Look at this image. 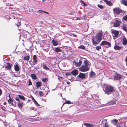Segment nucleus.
Wrapping results in <instances>:
<instances>
[{"label": "nucleus", "instance_id": "1", "mask_svg": "<svg viewBox=\"0 0 127 127\" xmlns=\"http://www.w3.org/2000/svg\"><path fill=\"white\" fill-rule=\"evenodd\" d=\"M103 91L105 94L109 95L113 93L114 89L112 86L107 85L105 87V89H103Z\"/></svg>", "mask_w": 127, "mask_h": 127}, {"label": "nucleus", "instance_id": "2", "mask_svg": "<svg viewBox=\"0 0 127 127\" xmlns=\"http://www.w3.org/2000/svg\"><path fill=\"white\" fill-rule=\"evenodd\" d=\"M104 45H107L105 47L107 48L108 47H111V43L107 41H102L100 44V45L101 46H103Z\"/></svg>", "mask_w": 127, "mask_h": 127}, {"label": "nucleus", "instance_id": "3", "mask_svg": "<svg viewBox=\"0 0 127 127\" xmlns=\"http://www.w3.org/2000/svg\"><path fill=\"white\" fill-rule=\"evenodd\" d=\"M79 70L82 72H86L89 70V68L86 67L84 65H82V66L79 68Z\"/></svg>", "mask_w": 127, "mask_h": 127}, {"label": "nucleus", "instance_id": "4", "mask_svg": "<svg viewBox=\"0 0 127 127\" xmlns=\"http://www.w3.org/2000/svg\"><path fill=\"white\" fill-rule=\"evenodd\" d=\"M100 41L96 36L92 39L93 43L95 45H96L97 44H99Z\"/></svg>", "mask_w": 127, "mask_h": 127}, {"label": "nucleus", "instance_id": "5", "mask_svg": "<svg viewBox=\"0 0 127 127\" xmlns=\"http://www.w3.org/2000/svg\"><path fill=\"white\" fill-rule=\"evenodd\" d=\"M114 13L117 14H119L122 12V10L118 7L114 8L113 9Z\"/></svg>", "mask_w": 127, "mask_h": 127}, {"label": "nucleus", "instance_id": "6", "mask_svg": "<svg viewBox=\"0 0 127 127\" xmlns=\"http://www.w3.org/2000/svg\"><path fill=\"white\" fill-rule=\"evenodd\" d=\"M84 65L89 68L91 65V64L90 62L86 59L84 60Z\"/></svg>", "mask_w": 127, "mask_h": 127}, {"label": "nucleus", "instance_id": "7", "mask_svg": "<svg viewBox=\"0 0 127 127\" xmlns=\"http://www.w3.org/2000/svg\"><path fill=\"white\" fill-rule=\"evenodd\" d=\"M102 32L101 31L100 32L97 33L96 35V37L97 38H98V39H99L100 41L102 40Z\"/></svg>", "mask_w": 127, "mask_h": 127}, {"label": "nucleus", "instance_id": "8", "mask_svg": "<svg viewBox=\"0 0 127 127\" xmlns=\"http://www.w3.org/2000/svg\"><path fill=\"white\" fill-rule=\"evenodd\" d=\"M122 76L121 75L118 74H116L114 77V80H119L121 78Z\"/></svg>", "mask_w": 127, "mask_h": 127}, {"label": "nucleus", "instance_id": "9", "mask_svg": "<svg viewBox=\"0 0 127 127\" xmlns=\"http://www.w3.org/2000/svg\"><path fill=\"white\" fill-rule=\"evenodd\" d=\"M121 22L116 20L114 24V26L115 27H118L120 25Z\"/></svg>", "mask_w": 127, "mask_h": 127}, {"label": "nucleus", "instance_id": "10", "mask_svg": "<svg viewBox=\"0 0 127 127\" xmlns=\"http://www.w3.org/2000/svg\"><path fill=\"white\" fill-rule=\"evenodd\" d=\"M14 68L15 71L17 72L19 71L20 69L17 63L15 64Z\"/></svg>", "mask_w": 127, "mask_h": 127}, {"label": "nucleus", "instance_id": "11", "mask_svg": "<svg viewBox=\"0 0 127 127\" xmlns=\"http://www.w3.org/2000/svg\"><path fill=\"white\" fill-rule=\"evenodd\" d=\"M112 32L114 34L115 37H117L119 34V32L118 31L115 30L113 31Z\"/></svg>", "mask_w": 127, "mask_h": 127}, {"label": "nucleus", "instance_id": "12", "mask_svg": "<svg viewBox=\"0 0 127 127\" xmlns=\"http://www.w3.org/2000/svg\"><path fill=\"white\" fill-rule=\"evenodd\" d=\"M123 43L124 45H126L127 44V40L125 37L124 36H123L122 38Z\"/></svg>", "mask_w": 127, "mask_h": 127}, {"label": "nucleus", "instance_id": "13", "mask_svg": "<svg viewBox=\"0 0 127 127\" xmlns=\"http://www.w3.org/2000/svg\"><path fill=\"white\" fill-rule=\"evenodd\" d=\"M85 76L86 75L84 74L81 73H80L78 76V77L79 78L83 79H84Z\"/></svg>", "mask_w": 127, "mask_h": 127}, {"label": "nucleus", "instance_id": "14", "mask_svg": "<svg viewBox=\"0 0 127 127\" xmlns=\"http://www.w3.org/2000/svg\"><path fill=\"white\" fill-rule=\"evenodd\" d=\"M7 65L4 67L5 69H10L11 68L12 64L10 63H7Z\"/></svg>", "mask_w": 127, "mask_h": 127}, {"label": "nucleus", "instance_id": "15", "mask_svg": "<svg viewBox=\"0 0 127 127\" xmlns=\"http://www.w3.org/2000/svg\"><path fill=\"white\" fill-rule=\"evenodd\" d=\"M33 61L32 62L34 63V64H35L37 62V56L36 55H34L33 56Z\"/></svg>", "mask_w": 127, "mask_h": 127}, {"label": "nucleus", "instance_id": "16", "mask_svg": "<svg viewBox=\"0 0 127 127\" xmlns=\"http://www.w3.org/2000/svg\"><path fill=\"white\" fill-rule=\"evenodd\" d=\"M84 125L86 127H95L93 125L90 124L84 123Z\"/></svg>", "mask_w": 127, "mask_h": 127}, {"label": "nucleus", "instance_id": "17", "mask_svg": "<svg viewBox=\"0 0 127 127\" xmlns=\"http://www.w3.org/2000/svg\"><path fill=\"white\" fill-rule=\"evenodd\" d=\"M78 71L76 69L73 70L71 72V74L74 75H76L78 73Z\"/></svg>", "mask_w": 127, "mask_h": 127}, {"label": "nucleus", "instance_id": "18", "mask_svg": "<svg viewBox=\"0 0 127 127\" xmlns=\"http://www.w3.org/2000/svg\"><path fill=\"white\" fill-rule=\"evenodd\" d=\"M82 62L80 60H79L78 62H75V64L76 66H79L81 64Z\"/></svg>", "mask_w": 127, "mask_h": 127}, {"label": "nucleus", "instance_id": "19", "mask_svg": "<svg viewBox=\"0 0 127 127\" xmlns=\"http://www.w3.org/2000/svg\"><path fill=\"white\" fill-rule=\"evenodd\" d=\"M120 2L122 4L127 6V0H121Z\"/></svg>", "mask_w": 127, "mask_h": 127}, {"label": "nucleus", "instance_id": "20", "mask_svg": "<svg viewBox=\"0 0 127 127\" xmlns=\"http://www.w3.org/2000/svg\"><path fill=\"white\" fill-rule=\"evenodd\" d=\"M118 121L116 119H114L111 121L112 123L114 125H116L118 122Z\"/></svg>", "mask_w": 127, "mask_h": 127}, {"label": "nucleus", "instance_id": "21", "mask_svg": "<svg viewBox=\"0 0 127 127\" xmlns=\"http://www.w3.org/2000/svg\"><path fill=\"white\" fill-rule=\"evenodd\" d=\"M52 41L53 43V45L54 46H56L58 45V41L53 39L52 40Z\"/></svg>", "mask_w": 127, "mask_h": 127}, {"label": "nucleus", "instance_id": "22", "mask_svg": "<svg viewBox=\"0 0 127 127\" xmlns=\"http://www.w3.org/2000/svg\"><path fill=\"white\" fill-rule=\"evenodd\" d=\"M7 101L9 104L13 105V100L11 98H10L9 99L7 100Z\"/></svg>", "mask_w": 127, "mask_h": 127}, {"label": "nucleus", "instance_id": "23", "mask_svg": "<svg viewBox=\"0 0 127 127\" xmlns=\"http://www.w3.org/2000/svg\"><path fill=\"white\" fill-rule=\"evenodd\" d=\"M122 27L123 30L126 32H127V28L126 25L124 24L123 25Z\"/></svg>", "mask_w": 127, "mask_h": 127}, {"label": "nucleus", "instance_id": "24", "mask_svg": "<svg viewBox=\"0 0 127 127\" xmlns=\"http://www.w3.org/2000/svg\"><path fill=\"white\" fill-rule=\"evenodd\" d=\"M41 84L40 82H37L36 83V87L37 88L40 87L41 86Z\"/></svg>", "mask_w": 127, "mask_h": 127}, {"label": "nucleus", "instance_id": "25", "mask_svg": "<svg viewBox=\"0 0 127 127\" xmlns=\"http://www.w3.org/2000/svg\"><path fill=\"white\" fill-rule=\"evenodd\" d=\"M43 68L46 70H50H50L49 68L45 64H43Z\"/></svg>", "mask_w": 127, "mask_h": 127}, {"label": "nucleus", "instance_id": "26", "mask_svg": "<svg viewBox=\"0 0 127 127\" xmlns=\"http://www.w3.org/2000/svg\"><path fill=\"white\" fill-rule=\"evenodd\" d=\"M114 48L115 50H120L121 49V48L118 46L116 45L114 46Z\"/></svg>", "mask_w": 127, "mask_h": 127}, {"label": "nucleus", "instance_id": "27", "mask_svg": "<svg viewBox=\"0 0 127 127\" xmlns=\"http://www.w3.org/2000/svg\"><path fill=\"white\" fill-rule=\"evenodd\" d=\"M31 76L33 79L35 80L36 79V75L35 74H31Z\"/></svg>", "mask_w": 127, "mask_h": 127}, {"label": "nucleus", "instance_id": "28", "mask_svg": "<svg viewBox=\"0 0 127 127\" xmlns=\"http://www.w3.org/2000/svg\"><path fill=\"white\" fill-rule=\"evenodd\" d=\"M55 50L56 52L57 53H58L59 52H61L62 51L58 47L56 48L55 49Z\"/></svg>", "mask_w": 127, "mask_h": 127}, {"label": "nucleus", "instance_id": "29", "mask_svg": "<svg viewBox=\"0 0 127 127\" xmlns=\"http://www.w3.org/2000/svg\"><path fill=\"white\" fill-rule=\"evenodd\" d=\"M23 105V103L22 102L21 103H18V107L20 108H22Z\"/></svg>", "mask_w": 127, "mask_h": 127}, {"label": "nucleus", "instance_id": "30", "mask_svg": "<svg viewBox=\"0 0 127 127\" xmlns=\"http://www.w3.org/2000/svg\"><path fill=\"white\" fill-rule=\"evenodd\" d=\"M19 97L21 99L23 100H25V99L24 98V97L23 95H18Z\"/></svg>", "mask_w": 127, "mask_h": 127}, {"label": "nucleus", "instance_id": "31", "mask_svg": "<svg viewBox=\"0 0 127 127\" xmlns=\"http://www.w3.org/2000/svg\"><path fill=\"white\" fill-rule=\"evenodd\" d=\"M41 80L42 81L44 82H46L47 81H48V79L47 78H43L41 79Z\"/></svg>", "mask_w": 127, "mask_h": 127}, {"label": "nucleus", "instance_id": "32", "mask_svg": "<svg viewBox=\"0 0 127 127\" xmlns=\"http://www.w3.org/2000/svg\"><path fill=\"white\" fill-rule=\"evenodd\" d=\"M106 3L107 5L109 6H111L113 5L112 3H111L110 1H107Z\"/></svg>", "mask_w": 127, "mask_h": 127}, {"label": "nucleus", "instance_id": "33", "mask_svg": "<svg viewBox=\"0 0 127 127\" xmlns=\"http://www.w3.org/2000/svg\"><path fill=\"white\" fill-rule=\"evenodd\" d=\"M30 57L28 56H26L24 57V59L28 61L30 59Z\"/></svg>", "mask_w": 127, "mask_h": 127}, {"label": "nucleus", "instance_id": "34", "mask_svg": "<svg viewBox=\"0 0 127 127\" xmlns=\"http://www.w3.org/2000/svg\"><path fill=\"white\" fill-rule=\"evenodd\" d=\"M95 73L93 72H92L90 73V76L91 77H93L95 76Z\"/></svg>", "mask_w": 127, "mask_h": 127}, {"label": "nucleus", "instance_id": "35", "mask_svg": "<svg viewBox=\"0 0 127 127\" xmlns=\"http://www.w3.org/2000/svg\"><path fill=\"white\" fill-rule=\"evenodd\" d=\"M81 93H82V94L84 96L87 93V91H85L83 92L82 91Z\"/></svg>", "mask_w": 127, "mask_h": 127}, {"label": "nucleus", "instance_id": "36", "mask_svg": "<svg viewBox=\"0 0 127 127\" xmlns=\"http://www.w3.org/2000/svg\"><path fill=\"white\" fill-rule=\"evenodd\" d=\"M38 12H39L40 13H42V12H43L44 13H46L47 14H49V13H48L47 12H46L44 11H42V10H39L38 11Z\"/></svg>", "mask_w": 127, "mask_h": 127}, {"label": "nucleus", "instance_id": "37", "mask_svg": "<svg viewBox=\"0 0 127 127\" xmlns=\"http://www.w3.org/2000/svg\"><path fill=\"white\" fill-rule=\"evenodd\" d=\"M95 48L96 50L98 51L101 48V47L99 46H97L95 47Z\"/></svg>", "mask_w": 127, "mask_h": 127}, {"label": "nucleus", "instance_id": "38", "mask_svg": "<svg viewBox=\"0 0 127 127\" xmlns=\"http://www.w3.org/2000/svg\"><path fill=\"white\" fill-rule=\"evenodd\" d=\"M34 102V104L38 106H40V105L38 103L36 100H34V101H33Z\"/></svg>", "mask_w": 127, "mask_h": 127}, {"label": "nucleus", "instance_id": "39", "mask_svg": "<svg viewBox=\"0 0 127 127\" xmlns=\"http://www.w3.org/2000/svg\"><path fill=\"white\" fill-rule=\"evenodd\" d=\"M39 94L40 95V96H42L43 95V92L41 91H40L39 92Z\"/></svg>", "mask_w": 127, "mask_h": 127}, {"label": "nucleus", "instance_id": "40", "mask_svg": "<svg viewBox=\"0 0 127 127\" xmlns=\"http://www.w3.org/2000/svg\"><path fill=\"white\" fill-rule=\"evenodd\" d=\"M122 19L123 20H124L125 21H127V15L126 16L123 17Z\"/></svg>", "mask_w": 127, "mask_h": 127}, {"label": "nucleus", "instance_id": "41", "mask_svg": "<svg viewBox=\"0 0 127 127\" xmlns=\"http://www.w3.org/2000/svg\"><path fill=\"white\" fill-rule=\"evenodd\" d=\"M97 6L99 8L101 9H102L103 8V6L102 5L100 4H98L97 5Z\"/></svg>", "mask_w": 127, "mask_h": 127}, {"label": "nucleus", "instance_id": "42", "mask_svg": "<svg viewBox=\"0 0 127 127\" xmlns=\"http://www.w3.org/2000/svg\"><path fill=\"white\" fill-rule=\"evenodd\" d=\"M65 103H67L68 104H71V102L69 100L67 101H66L65 102H64V104H65Z\"/></svg>", "mask_w": 127, "mask_h": 127}, {"label": "nucleus", "instance_id": "43", "mask_svg": "<svg viewBox=\"0 0 127 127\" xmlns=\"http://www.w3.org/2000/svg\"><path fill=\"white\" fill-rule=\"evenodd\" d=\"M79 48L83 49H84L85 48V47L84 46H83V45H81V46H80L79 47Z\"/></svg>", "mask_w": 127, "mask_h": 127}, {"label": "nucleus", "instance_id": "44", "mask_svg": "<svg viewBox=\"0 0 127 127\" xmlns=\"http://www.w3.org/2000/svg\"><path fill=\"white\" fill-rule=\"evenodd\" d=\"M110 102L112 104H115L116 103V101L113 100V101H111Z\"/></svg>", "mask_w": 127, "mask_h": 127}, {"label": "nucleus", "instance_id": "45", "mask_svg": "<svg viewBox=\"0 0 127 127\" xmlns=\"http://www.w3.org/2000/svg\"><path fill=\"white\" fill-rule=\"evenodd\" d=\"M21 24H20V21H19L16 24V25L17 26L19 27L20 26Z\"/></svg>", "mask_w": 127, "mask_h": 127}, {"label": "nucleus", "instance_id": "46", "mask_svg": "<svg viewBox=\"0 0 127 127\" xmlns=\"http://www.w3.org/2000/svg\"><path fill=\"white\" fill-rule=\"evenodd\" d=\"M29 83L28 84V86H30L31 85H32V83L31 81V80L30 79H29Z\"/></svg>", "mask_w": 127, "mask_h": 127}, {"label": "nucleus", "instance_id": "47", "mask_svg": "<svg viewBox=\"0 0 127 127\" xmlns=\"http://www.w3.org/2000/svg\"><path fill=\"white\" fill-rule=\"evenodd\" d=\"M104 127H109V126L108 124L106 123H105V126Z\"/></svg>", "mask_w": 127, "mask_h": 127}, {"label": "nucleus", "instance_id": "48", "mask_svg": "<svg viewBox=\"0 0 127 127\" xmlns=\"http://www.w3.org/2000/svg\"><path fill=\"white\" fill-rule=\"evenodd\" d=\"M6 6H8L13 5L12 4H10V3H6Z\"/></svg>", "mask_w": 127, "mask_h": 127}, {"label": "nucleus", "instance_id": "49", "mask_svg": "<svg viewBox=\"0 0 127 127\" xmlns=\"http://www.w3.org/2000/svg\"><path fill=\"white\" fill-rule=\"evenodd\" d=\"M81 1L84 6H86V4L83 1L81 0Z\"/></svg>", "mask_w": 127, "mask_h": 127}, {"label": "nucleus", "instance_id": "50", "mask_svg": "<svg viewBox=\"0 0 127 127\" xmlns=\"http://www.w3.org/2000/svg\"><path fill=\"white\" fill-rule=\"evenodd\" d=\"M2 91L1 89H0V96L2 94Z\"/></svg>", "mask_w": 127, "mask_h": 127}, {"label": "nucleus", "instance_id": "51", "mask_svg": "<svg viewBox=\"0 0 127 127\" xmlns=\"http://www.w3.org/2000/svg\"><path fill=\"white\" fill-rule=\"evenodd\" d=\"M15 99L17 101H20V100H19V98L18 97L16 98H15Z\"/></svg>", "mask_w": 127, "mask_h": 127}, {"label": "nucleus", "instance_id": "52", "mask_svg": "<svg viewBox=\"0 0 127 127\" xmlns=\"http://www.w3.org/2000/svg\"><path fill=\"white\" fill-rule=\"evenodd\" d=\"M30 109L31 110H34V108L33 107H31L30 108Z\"/></svg>", "mask_w": 127, "mask_h": 127}, {"label": "nucleus", "instance_id": "53", "mask_svg": "<svg viewBox=\"0 0 127 127\" xmlns=\"http://www.w3.org/2000/svg\"><path fill=\"white\" fill-rule=\"evenodd\" d=\"M32 100H33V101H34V100H35L34 99V98L33 97H32Z\"/></svg>", "mask_w": 127, "mask_h": 127}, {"label": "nucleus", "instance_id": "54", "mask_svg": "<svg viewBox=\"0 0 127 127\" xmlns=\"http://www.w3.org/2000/svg\"><path fill=\"white\" fill-rule=\"evenodd\" d=\"M125 61L126 63L127 62V56L126 59H125Z\"/></svg>", "mask_w": 127, "mask_h": 127}, {"label": "nucleus", "instance_id": "55", "mask_svg": "<svg viewBox=\"0 0 127 127\" xmlns=\"http://www.w3.org/2000/svg\"><path fill=\"white\" fill-rule=\"evenodd\" d=\"M6 102H4L3 103V105H6Z\"/></svg>", "mask_w": 127, "mask_h": 127}, {"label": "nucleus", "instance_id": "56", "mask_svg": "<svg viewBox=\"0 0 127 127\" xmlns=\"http://www.w3.org/2000/svg\"><path fill=\"white\" fill-rule=\"evenodd\" d=\"M66 83L68 85L70 84V83L69 82H67Z\"/></svg>", "mask_w": 127, "mask_h": 127}, {"label": "nucleus", "instance_id": "57", "mask_svg": "<svg viewBox=\"0 0 127 127\" xmlns=\"http://www.w3.org/2000/svg\"><path fill=\"white\" fill-rule=\"evenodd\" d=\"M103 0L106 2L107 1V0Z\"/></svg>", "mask_w": 127, "mask_h": 127}, {"label": "nucleus", "instance_id": "58", "mask_svg": "<svg viewBox=\"0 0 127 127\" xmlns=\"http://www.w3.org/2000/svg\"><path fill=\"white\" fill-rule=\"evenodd\" d=\"M47 0H42V1L43 2H45Z\"/></svg>", "mask_w": 127, "mask_h": 127}, {"label": "nucleus", "instance_id": "59", "mask_svg": "<svg viewBox=\"0 0 127 127\" xmlns=\"http://www.w3.org/2000/svg\"><path fill=\"white\" fill-rule=\"evenodd\" d=\"M8 96H9V98H11V97H10V95L9 94Z\"/></svg>", "mask_w": 127, "mask_h": 127}, {"label": "nucleus", "instance_id": "60", "mask_svg": "<svg viewBox=\"0 0 127 127\" xmlns=\"http://www.w3.org/2000/svg\"><path fill=\"white\" fill-rule=\"evenodd\" d=\"M64 104H63V105H62V106H63V105H64Z\"/></svg>", "mask_w": 127, "mask_h": 127}, {"label": "nucleus", "instance_id": "61", "mask_svg": "<svg viewBox=\"0 0 127 127\" xmlns=\"http://www.w3.org/2000/svg\"><path fill=\"white\" fill-rule=\"evenodd\" d=\"M126 84H127V82L126 83Z\"/></svg>", "mask_w": 127, "mask_h": 127}]
</instances>
